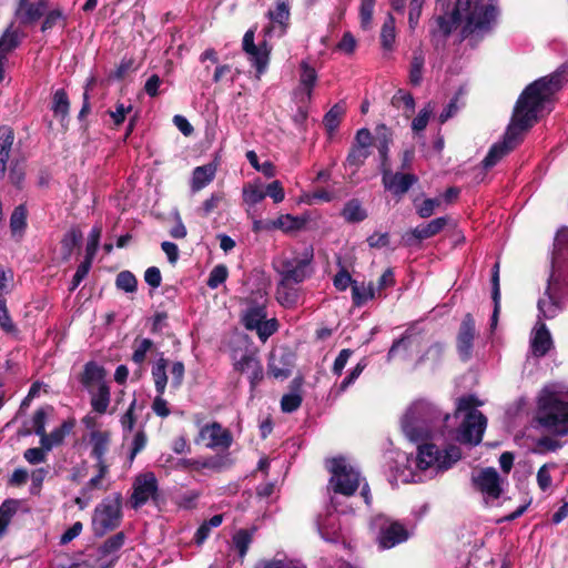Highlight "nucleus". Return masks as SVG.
I'll use <instances>...</instances> for the list:
<instances>
[{"label":"nucleus","instance_id":"57","mask_svg":"<svg viewBox=\"0 0 568 568\" xmlns=\"http://www.w3.org/2000/svg\"><path fill=\"white\" fill-rule=\"evenodd\" d=\"M260 364V361L253 354H243L239 359L234 358V369L242 374H247L251 371H254L256 366Z\"/></svg>","mask_w":568,"mask_h":568},{"label":"nucleus","instance_id":"54","mask_svg":"<svg viewBox=\"0 0 568 568\" xmlns=\"http://www.w3.org/2000/svg\"><path fill=\"white\" fill-rule=\"evenodd\" d=\"M375 3L376 0H361L359 19L361 27L364 30H368L372 28Z\"/></svg>","mask_w":568,"mask_h":568},{"label":"nucleus","instance_id":"51","mask_svg":"<svg viewBox=\"0 0 568 568\" xmlns=\"http://www.w3.org/2000/svg\"><path fill=\"white\" fill-rule=\"evenodd\" d=\"M70 102L67 92L63 89H59L53 94L52 111L55 115H60L62 119L69 113Z\"/></svg>","mask_w":568,"mask_h":568},{"label":"nucleus","instance_id":"53","mask_svg":"<svg viewBox=\"0 0 568 568\" xmlns=\"http://www.w3.org/2000/svg\"><path fill=\"white\" fill-rule=\"evenodd\" d=\"M115 285L125 293H133L136 291L138 281L130 271H122L116 275Z\"/></svg>","mask_w":568,"mask_h":568},{"label":"nucleus","instance_id":"18","mask_svg":"<svg viewBox=\"0 0 568 568\" xmlns=\"http://www.w3.org/2000/svg\"><path fill=\"white\" fill-rule=\"evenodd\" d=\"M408 530L397 521L386 523L381 527L378 544L383 549H389L408 539Z\"/></svg>","mask_w":568,"mask_h":568},{"label":"nucleus","instance_id":"21","mask_svg":"<svg viewBox=\"0 0 568 568\" xmlns=\"http://www.w3.org/2000/svg\"><path fill=\"white\" fill-rule=\"evenodd\" d=\"M48 8L47 0H38L37 2L20 0L16 17L21 24H32L47 12Z\"/></svg>","mask_w":568,"mask_h":568},{"label":"nucleus","instance_id":"61","mask_svg":"<svg viewBox=\"0 0 568 568\" xmlns=\"http://www.w3.org/2000/svg\"><path fill=\"white\" fill-rule=\"evenodd\" d=\"M153 342L150 338H143L135 344L134 352L132 354V361L142 365L145 361L146 354L152 349Z\"/></svg>","mask_w":568,"mask_h":568},{"label":"nucleus","instance_id":"60","mask_svg":"<svg viewBox=\"0 0 568 568\" xmlns=\"http://www.w3.org/2000/svg\"><path fill=\"white\" fill-rule=\"evenodd\" d=\"M101 234L102 229L100 226L92 227L88 237L85 260L93 261L99 247Z\"/></svg>","mask_w":568,"mask_h":568},{"label":"nucleus","instance_id":"33","mask_svg":"<svg viewBox=\"0 0 568 568\" xmlns=\"http://www.w3.org/2000/svg\"><path fill=\"white\" fill-rule=\"evenodd\" d=\"M392 142V133L386 125L381 124L376 128V146L382 160V171L387 168L388 150Z\"/></svg>","mask_w":568,"mask_h":568},{"label":"nucleus","instance_id":"9","mask_svg":"<svg viewBox=\"0 0 568 568\" xmlns=\"http://www.w3.org/2000/svg\"><path fill=\"white\" fill-rule=\"evenodd\" d=\"M460 458L462 452L456 446H449L445 450H439L433 444H425L418 446L417 467L422 470L444 471Z\"/></svg>","mask_w":568,"mask_h":568},{"label":"nucleus","instance_id":"6","mask_svg":"<svg viewBox=\"0 0 568 568\" xmlns=\"http://www.w3.org/2000/svg\"><path fill=\"white\" fill-rule=\"evenodd\" d=\"M122 506L123 498L120 493L108 495L95 506L91 521L94 536L102 537L121 525Z\"/></svg>","mask_w":568,"mask_h":568},{"label":"nucleus","instance_id":"15","mask_svg":"<svg viewBox=\"0 0 568 568\" xmlns=\"http://www.w3.org/2000/svg\"><path fill=\"white\" fill-rule=\"evenodd\" d=\"M267 18L271 26L267 29L270 36L275 34L282 37L286 33L290 26L291 7L288 0H276L274 8L267 11Z\"/></svg>","mask_w":568,"mask_h":568},{"label":"nucleus","instance_id":"45","mask_svg":"<svg viewBox=\"0 0 568 568\" xmlns=\"http://www.w3.org/2000/svg\"><path fill=\"white\" fill-rule=\"evenodd\" d=\"M242 194L243 201L250 206L256 205L266 196L262 185L258 183H248L244 185Z\"/></svg>","mask_w":568,"mask_h":568},{"label":"nucleus","instance_id":"56","mask_svg":"<svg viewBox=\"0 0 568 568\" xmlns=\"http://www.w3.org/2000/svg\"><path fill=\"white\" fill-rule=\"evenodd\" d=\"M344 114V109L343 106L338 105V104H335L324 116V120H323V123L326 128V130L329 132V133H333L339 122H341V119Z\"/></svg>","mask_w":568,"mask_h":568},{"label":"nucleus","instance_id":"36","mask_svg":"<svg viewBox=\"0 0 568 568\" xmlns=\"http://www.w3.org/2000/svg\"><path fill=\"white\" fill-rule=\"evenodd\" d=\"M293 386L296 388L294 392L283 395L281 399V408L284 413H293L295 412L302 404V395L300 393V387L302 385V381L295 378L292 382Z\"/></svg>","mask_w":568,"mask_h":568},{"label":"nucleus","instance_id":"43","mask_svg":"<svg viewBox=\"0 0 568 568\" xmlns=\"http://www.w3.org/2000/svg\"><path fill=\"white\" fill-rule=\"evenodd\" d=\"M317 75L315 69L312 68L307 62L303 61L301 63L300 83L305 91L306 100L311 99L312 88L314 87Z\"/></svg>","mask_w":568,"mask_h":568},{"label":"nucleus","instance_id":"4","mask_svg":"<svg viewBox=\"0 0 568 568\" xmlns=\"http://www.w3.org/2000/svg\"><path fill=\"white\" fill-rule=\"evenodd\" d=\"M440 412L425 399L413 402L402 418V429L412 442H419L430 435L432 425L439 419Z\"/></svg>","mask_w":568,"mask_h":568},{"label":"nucleus","instance_id":"25","mask_svg":"<svg viewBox=\"0 0 568 568\" xmlns=\"http://www.w3.org/2000/svg\"><path fill=\"white\" fill-rule=\"evenodd\" d=\"M75 426V419L70 418L64 420L60 427L54 428L50 434L44 433L40 437V445L44 448V450H52L54 447L61 445L68 434Z\"/></svg>","mask_w":568,"mask_h":568},{"label":"nucleus","instance_id":"26","mask_svg":"<svg viewBox=\"0 0 568 568\" xmlns=\"http://www.w3.org/2000/svg\"><path fill=\"white\" fill-rule=\"evenodd\" d=\"M394 10L404 12L408 9V24L414 30L419 21L425 0H389Z\"/></svg>","mask_w":568,"mask_h":568},{"label":"nucleus","instance_id":"20","mask_svg":"<svg viewBox=\"0 0 568 568\" xmlns=\"http://www.w3.org/2000/svg\"><path fill=\"white\" fill-rule=\"evenodd\" d=\"M475 336V322L473 317L467 314L460 324L457 335V351L462 359L468 361L471 357Z\"/></svg>","mask_w":568,"mask_h":568},{"label":"nucleus","instance_id":"35","mask_svg":"<svg viewBox=\"0 0 568 568\" xmlns=\"http://www.w3.org/2000/svg\"><path fill=\"white\" fill-rule=\"evenodd\" d=\"M166 366L168 361L164 357H160L152 367V378L154 382L155 392L160 394L165 393L168 384Z\"/></svg>","mask_w":568,"mask_h":568},{"label":"nucleus","instance_id":"62","mask_svg":"<svg viewBox=\"0 0 568 568\" xmlns=\"http://www.w3.org/2000/svg\"><path fill=\"white\" fill-rule=\"evenodd\" d=\"M369 155V150L361 146L353 145L346 162L349 166L359 168Z\"/></svg>","mask_w":568,"mask_h":568},{"label":"nucleus","instance_id":"11","mask_svg":"<svg viewBox=\"0 0 568 568\" xmlns=\"http://www.w3.org/2000/svg\"><path fill=\"white\" fill-rule=\"evenodd\" d=\"M474 487L480 491L486 503L498 499L503 493L504 480L493 467L484 468L473 475Z\"/></svg>","mask_w":568,"mask_h":568},{"label":"nucleus","instance_id":"32","mask_svg":"<svg viewBox=\"0 0 568 568\" xmlns=\"http://www.w3.org/2000/svg\"><path fill=\"white\" fill-rule=\"evenodd\" d=\"M292 284V282H286L281 278L276 288L277 302L287 308L295 306L300 297L298 288Z\"/></svg>","mask_w":568,"mask_h":568},{"label":"nucleus","instance_id":"64","mask_svg":"<svg viewBox=\"0 0 568 568\" xmlns=\"http://www.w3.org/2000/svg\"><path fill=\"white\" fill-rule=\"evenodd\" d=\"M439 205L440 200L438 199H426L420 204L415 203L416 212L422 219L432 216Z\"/></svg>","mask_w":568,"mask_h":568},{"label":"nucleus","instance_id":"44","mask_svg":"<svg viewBox=\"0 0 568 568\" xmlns=\"http://www.w3.org/2000/svg\"><path fill=\"white\" fill-rule=\"evenodd\" d=\"M126 539L123 531L116 532L109 537L98 549L105 556L118 557V551L122 548Z\"/></svg>","mask_w":568,"mask_h":568},{"label":"nucleus","instance_id":"48","mask_svg":"<svg viewBox=\"0 0 568 568\" xmlns=\"http://www.w3.org/2000/svg\"><path fill=\"white\" fill-rule=\"evenodd\" d=\"M52 407H41L37 409L31 418V426L33 432L41 437L45 433V424L49 415L52 413Z\"/></svg>","mask_w":568,"mask_h":568},{"label":"nucleus","instance_id":"46","mask_svg":"<svg viewBox=\"0 0 568 568\" xmlns=\"http://www.w3.org/2000/svg\"><path fill=\"white\" fill-rule=\"evenodd\" d=\"M18 501L13 499L4 500L0 506V537L4 534L12 516L18 509Z\"/></svg>","mask_w":568,"mask_h":568},{"label":"nucleus","instance_id":"41","mask_svg":"<svg viewBox=\"0 0 568 568\" xmlns=\"http://www.w3.org/2000/svg\"><path fill=\"white\" fill-rule=\"evenodd\" d=\"M266 317L265 307L261 305H255L248 307L243 314V324L250 329L254 331L260 323H262Z\"/></svg>","mask_w":568,"mask_h":568},{"label":"nucleus","instance_id":"29","mask_svg":"<svg viewBox=\"0 0 568 568\" xmlns=\"http://www.w3.org/2000/svg\"><path fill=\"white\" fill-rule=\"evenodd\" d=\"M14 134L10 126H0V179L6 174L7 162L13 144Z\"/></svg>","mask_w":568,"mask_h":568},{"label":"nucleus","instance_id":"58","mask_svg":"<svg viewBox=\"0 0 568 568\" xmlns=\"http://www.w3.org/2000/svg\"><path fill=\"white\" fill-rule=\"evenodd\" d=\"M424 55L415 53L410 63L409 81L414 85H418L423 79Z\"/></svg>","mask_w":568,"mask_h":568},{"label":"nucleus","instance_id":"17","mask_svg":"<svg viewBox=\"0 0 568 568\" xmlns=\"http://www.w3.org/2000/svg\"><path fill=\"white\" fill-rule=\"evenodd\" d=\"M382 172L384 187L396 196L404 195L417 182L416 175L410 173H393L389 169Z\"/></svg>","mask_w":568,"mask_h":568},{"label":"nucleus","instance_id":"8","mask_svg":"<svg viewBox=\"0 0 568 568\" xmlns=\"http://www.w3.org/2000/svg\"><path fill=\"white\" fill-rule=\"evenodd\" d=\"M313 257V247L305 246L301 251H294L290 256L282 257L276 270L283 281L298 284L310 276Z\"/></svg>","mask_w":568,"mask_h":568},{"label":"nucleus","instance_id":"42","mask_svg":"<svg viewBox=\"0 0 568 568\" xmlns=\"http://www.w3.org/2000/svg\"><path fill=\"white\" fill-rule=\"evenodd\" d=\"M392 105L403 109L405 116L409 118L415 110V100L409 92L399 89L392 98Z\"/></svg>","mask_w":568,"mask_h":568},{"label":"nucleus","instance_id":"31","mask_svg":"<svg viewBox=\"0 0 568 568\" xmlns=\"http://www.w3.org/2000/svg\"><path fill=\"white\" fill-rule=\"evenodd\" d=\"M90 394V404L92 409L103 415L108 412L111 402V392L108 384L88 390Z\"/></svg>","mask_w":568,"mask_h":568},{"label":"nucleus","instance_id":"30","mask_svg":"<svg viewBox=\"0 0 568 568\" xmlns=\"http://www.w3.org/2000/svg\"><path fill=\"white\" fill-rule=\"evenodd\" d=\"M215 173L216 166L212 163L195 168L192 174L191 190L199 192L204 189L213 181Z\"/></svg>","mask_w":568,"mask_h":568},{"label":"nucleus","instance_id":"50","mask_svg":"<svg viewBox=\"0 0 568 568\" xmlns=\"http://www.w3.org/2000/svg\"><path fill=\"white\" fill-rule=\"evenodd\" d=\"M135 406L136 399H133L130 406L128 407L126 412L120 418L124 442L128 439V435L133 430L134 425L136 423V417L134 415Z\"/></svg>","mask_w":568,"mask_h":568},{"label":"nucleus","instance_id":"7","mask_svg":"<svg viewBox=\"0 0 568 568\" xmlns=\"http://www.w3.org/2000/svg\"><path fill=\"white\" fill-rule=\"evenodd\" d=\"M328 469L332 474L328 483V488L333 490L334 496L338 495L349 497L358 489L362 478L352 465L345 458H333L329 463Z\"/></svg>","mask_w":568,"mask_h":568},{"label":"nucleus","instance_id":"27","mask_svg":"<svg viewBox=\"0 0 568 568\" xmlns=\"http://www.w3.org/2000/svg\"><path fill=\"white\" fill-rule=\"evenodd\" d=\"M94 469L97 474L89 479V481L82 487L81 493L88 495L94 490H106L108 483L106 477L109 475L110 465L109 463H95Z\"/></svg>","mask_w":568,"mask_h":568},{"label":"nucleus","instance_id":"38","mask_svg":"<svg viewBox=\"0 0 568 568\" xmlns=\"http://www.w3.org/2000/svg\"><path fill=\"white\" fill-rule=\"evenodd\" d=\"M18 36L9 29L0 38V80H3V63L7 54L18 45Z\"/></svg>","mask_w":568,"mask_h":568},{"label":"nucleus","instance_id":"40","mask_svg":"<svg viewBox=\"0 0 568 568\" xmlns=\"http://www.w3.org/2000/svg\"><path fill=\"white\" fill-rule=\"evenodd\" d=\"M106 554L95 549L94 552L89 554L83 565L88 568H113L119 557L105 556Z\"/></svg>","mask_w":568,"mask_h":568},{"label":"nucleus","instance_id":"12","mask_svg":"<svg viewBox=\"0 0 568 568\" xmlns=\"http://www.w3.org/2000/svg\"><path fill=\"white\" fill-rule=\"evenodd\" d=\"M232 434L219 423L203 426L196 438V443H204L211 449H229L232 445Z\"/></svg>","mask_w":568,"mask_h":568},{"label":"nucleus","instance_id":"13","mask_svg":"<svg viewBox=\"0 0 568 568\" xmlns=\"http://www.w3.org/2000/svg\"><path fill=\"white\" fill-rule=\"evenodd\" d=\"M158 493V480L153 473H144L138 476L133 484L131 503L133 508H140L150 499H155Z\"/></svg>","mask_w":568,"mask_h":568},{"label":"nucleus","instance_id":"63","mask_svg":"<svg viewBox=\"0 0 568 568\" xmlns=\"http://www.w3.org/2000/svg\"><path fill=\"white\" fill-rule=\"evenodd\" d=\"M227 277V267L225 265H216L210 273L207 280V286L211 288H216L222 283L225 282Z\"/></svg>","mask_w":568,"mask_h":568},{"label":"nucleus","instance_id":"39","mask_svg":"<svg viewBox=\"0 0 568 568\" xmlns=\"http://www.w3.org/2000/svg\"><path fill=\"white\" fill-rule=\"evenodd\" d=\"M342 216L349 223H358L367 217V213L358 200H351L345 204Z\"/></svg>","mask_w":568,"mask_h":568},{"label":"nucleus","instance_id":"16","mask_svg":"<svg viewBox=\"0 0 568 568\" xmlns=\"http://www.w3.org/2000/svg\"><path fill=\"white\" fill-rule=\"evenodd\" d=\"M448 223V219L445 216L436 217L425 225H419L409 232H407L403 240L406 245H414L416 242L433 237L440 233Z\"/></svg>","mask_w":568,"mask_h":568},{"label":"nucleus","instance_id":"37","mask_svg":"<svg viewBox=\"0 0 568 568\" xmlns=\"http://www.w3.org/2000/svg\"><path fill=\"white\" fill-rule=\"evenodd\" d=\"M352 297L353 303L356 306H362L369 300L375 297V288L373 283H361L354 282L352 285Z\"/></svg>","mask_w":568,"mask_h":568},{"label":"nucleus","instance_id":"59","mask_svg":"<svg viewBox=\"0 0 568 568\" xmlns=\"http://www.w3.org/2000/svg\"><path fill=\"white\" fill-rule=\"evenodd\" d=\"M27 210L23 205L14 209L10 217V227L13 234L22 232L26 227Z\"/></svg>","mask_w":568,"mask_h":568},{"label":"nucleus","instance_id":"10","mask_svg":"<svg viewBox=\"0 0 568 568\" xmlns=\"http://www.w3.org/2000/svg\"><path fill=\"white\" fill-rule=\"evenodd\" d=\"M562 285L552 274L548 280L547 288L538 301V321L550 320L562 310Z\"/></svg>","mask_w":568,"mask_h":568},{"label":"nucleus","instance_id":"19","mask_svg":"<svg viewBox=\"0 0 568 568\" xmlns=\"http://www.w3.org/2000/svg\"><path fill=\"white\" fill-rule=\"evenodd\" d=\"M293 354L285 349H278L271 353L267 371L276 379H286L294 365Z\"/></svg>","mask_w":568,"mask_h":568},{"label":"nucleus","instance_id":"49","mask_svg":"<svg viewBox=\"0 0 568 568\" xmlns=\"http://www.w3.org/2000/svg\"><path fill=\"white\" fill-rule=\"evenodd\" d=\"M148 443V436L144 429H139L133 435L131 442H130V450H129V464L131 465L133 460L135 459L136 455L142 452Z\"/></svg>","mask_w":568,"mask_h":568},{"label":"nucleus","instance_id":"1","mask_svg":"<svg viewBox=\"0 0 568 568\" xmlns=\"http://www.w3.org/2000/svg\"><path fill=\"white\" fill-rule=\"evenodd\" d=\"M562 74L552 73L529 84L520 94L504 140L494 144L483 160L485 169L496 165L521 141L524 133L537 122L551 97L561 88Z\"/></svg>","mask_w":568,"mask_h":568},{"label":"nucleus","instance_id":"34","mask_svg":"<svg viewBox=\"0 0 568 568\" xmlns=\"http://www.w3.org/2000/svg\"><path fill=\"white\" fill-rule=\"evenodd\" d=\"M271 47L267 45L266 41L258 43L253 50L246 52L250 55V60L256 67L258 73L264 72L268 63V57Z\"/></svg>","mask_w":568,"mask_h":568},{"label":"nucleus","instance_id":"22","mask_svg":"<svg viewBox=\"0 0 568 568\" xmlns=\"http://www.w3.org/2000/svg\"><path fill=\"white\" fill-rule=\"evenodd\" d=\"M551 334L544 322L537 321L530 339L531 352L535 356H545L552 347Z\"/></svg>","mask_w":568,"mask_h":568},{"label":"nucleus","instance_id":"24","mask_svg":"<svg viewBox=\"0 0 568 568\" xmlns=\"http://www.w3.org/2000/svg\"><path fill=\"white\" fill-rule=\"evenodd\" d=\"M105 369L95 362H88L80 376V383L87 390L108 384Z\"/></svg>","mask_w":568,"mask_h":568},{"label":"nucleus","instance_id":"28","mask_svg":"<svg viewBox=\"0 0 568 568\" xmlns=\"http://www.w3.org/2000/svg\"><path fill=\"white\" fill-rule=\"evenodd\" d=\"M308 217L304 215L281 214L272 220L274 230H281L284 233H291L302 230L307 223Z\"/></svg>","mask_w":568,"mask_h":568},{"label":"nucleus","instance_id":"55","mask_svg":"<svg viewBox=\"0 0 568 568\" xmlns=\"http://www.w3.org/2000/svg\"><path fill=\"white\" fill-rule=\"evenodd\" d=\"M200 471L202 469H210L214 471H221L222 469L229 467L231 465L230 457L226 456H214L209 458H200Z\"/></svg>","mask_w":568,"mask_h":568},{"label":"nucleus","instance_id":"52","mask_svg":"<svg viewBox=\"0 0 568 568\" xmlns=\"http://www.w3.org/2000/svg\"><path fill=\"white\" fill-rule=\"evenodd\" d=\"M251 542L252 536L245 529L236 531L232 538L233 547L239 552V556L241 558H243L246 555Z\"/></svg>","mask_w":568,"mask_h":568},{"label":"nucleus","instance_id":"23","mask_svg":"<svg viewBox=\"0 0 568 568\" xmlns=\"http://www.w3.org/2000/svg\"><path fill=\"white\" fill-rule=\"evenodd\" d=\"M111 443V432H94L89 434V445L91 448V457L95 463H108L106 453Z\"/></svg>","mask_w":568,"mask_h":568},{"label":"nucleus","instance_id":"3","mask_svg":"<svg viewBox=\"0 0 568 568\" xmlns=\"http://www.w3.org/2000/svg\"><path fill=\"white\" fill-rule=\"evenodd\" d=\"M535 420L552 434L568 435V388L546 386L538 396Z\"/></svg>","mask_w":568,"mask_h":568},{"label":"nucleus","instance_id":"14","mask_svg":"<svg viewBox=\"0 0 568 568\" xmlns=\"http://www.w3.org/2000/svg\"><path fill=\"white\" fill-rule=\"evenodd\" d=\"M331 504L334 511H327L317 519V528L322 538L326 541L336 542L339 539L341 524L337 515L339 500L337 497H331Z\"/></svg>","mask_w":568,"mask_h":568},{"label":"nucleus","instance_id":"47","mask_svg":"<svg viewBox=\"0 0 568 568\" xmlns=\"http://www.w3.org/2000/svg\"><path fill=\"white\" fill-rule=\"evenodd\" d=\"M395 20L392 14H388L381 31V42L385 50H392L395 42Z\"/></svg>","mask_w":568,"mask_h":568},{"label":"nucleus","instance_id":"2","mask_svg":"<svg viewBox=\"0 0 568 568\" xmlns=\"http://www.w3.org/2000/svg\"><path fill=\"white\" fill-rule=\"evenodd\" d=\"M497 0H457L450 13L437 18L440 31L447 36L462 27L464 36L488 32L497 21Z\"/></svg>","mask_w":568,"mask_h":568},{"label":"nucleus","instance_id":"5","mask_svg":"<svg viewBox=\"0 0 568 568\" xmlns=\"http://www.w3.org/2000/svg\"><path fill=\"white\" fill-rule=\"evenodd\" d=\"M481 405L475 396L458 399L456 414L463 413L464 420L459 427L457 439L463 444L478 445L487 426L486 417L476 408Z\"/></svg>","mask_w":568,"mask_h":568}]
</instances>
